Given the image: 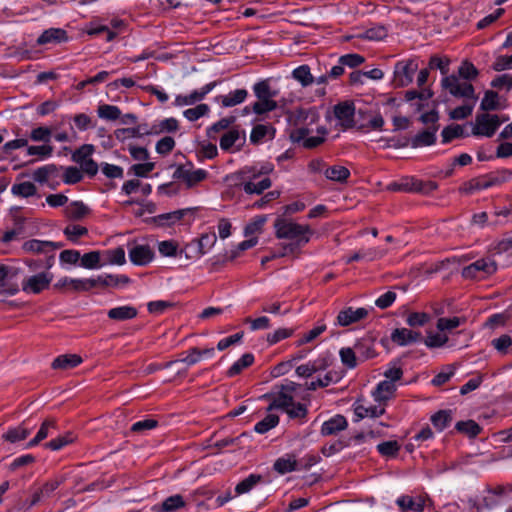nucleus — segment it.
<instances>
[{"label":"nucleus","instance_id":"393cba45","mask_svg":"<svg viewBox=\"0 0 512 512\" xmlns=\"http://www.w3.org/2000/svg\"><path fill=\"white\" fill-rule=\"evenodd\" d=\"M68 39L66 31L59 28H50L45 30L37 39L39 45L48 43H61Z\"/></svg>","mask_w":512,"mask_h":512},{"label":"nucleus","instance_id":"37998d69","mask_svg":"<svg viewBox=\"0 0 512 512\" xmlns=\"http://www.w3.org/2000/svg\"><path fill=\"white\" fill-rule=\"evenodd\" d=\"M11 192L15 196L27 198L34 196L37 192V188L32 182L27 181L14 184L11 187Z\"/></svg>","mask_w":512,"mask_h":512},{"label":"nucleus","instance_id":"4d7b16f0","mask_svg":"<svg viewBox=\"0 0 512 512\" xmlns=\"http://www.w3.org/2000/svg\"><path fill=\"white\" fill-rule=\"evenodd\" d=\"M377 450L382 456L394 457L400 450L397 441H386L377 445Z\"/></svg>","mask_w":512,"mask_h":512},{"label":"nucleus","instance_id":"b1692460","mask_svg":"<svg viewBox=\"0 0 512 512\" xmlns=\"http://www.w3.org/2000/svg\"><path fill=\"white\" fill-rule=\"evenodd\" d=\"M438 128V125H434L418 133L416 136L412 138L411 146L413 148H418L434 144L436 141V132L438 131Z\"/></svg>","mask_w":512,"mask_h":512},{"label":"nucleus","instance_id":"f3484780","mask_svg":"<svg viewBox=\"0 0 512 512\" xmlns=\"http://www.w3.org/2000/svg\"><path fill=\"white\" fill-rule=\"evenodd\" d=\"M368 316V310L365 308L353 309L352 307L341 310L336 318V324L342 327L356 323Z\"/></svg>","mask_w":512,"mask_h":512},{"label":"nucleus","instance_id":"1a4fd4ad","mask_svg":"<svg viewBox=\"0 0 512 512\" xmlns=\"http://www.w3.org/2000/svg\"><path fill=\"white\" fill-rule=\"evenodd\" d=\"M53 280L50 272H41L22 281V290L28 294H39L47 289Z\"/></svg>","mask_w":512,"mask_h":512},{"label":"nucleus","instance_id":"052dcab7","mask_svg":"<svg viewBox=\"0 0 512 512\" xmlns=\"http://www.w3.org/2000/svg\"><path fill=\"white\" fill-rule=\"evenodd\" d=\"M430 320V316L424 312L410 313L406 318V323L410 327H422Z\"/></svg>","mask_w":512,"mask_h":512},{"label":"nucleus","instance_id":"4be33fe9","mask_svg":"<svg viewBox=\"0 0 512 512\" xmlns=\"http://www.w3.org/2000/svg\"><path fill=\"white\" fill-rule=\"evenodd\" d=\"M395 391L396 384H394L391 380H384L377 385L372 395L377 403L385 405L386 401L394 396Z\"/></svg>","mask_w":512,"mask_h":512},{"label":"nucleus","instance_id":"4c0bfd02","mask_svg":"<svg viewBox=\"0 0 512 512\" xmlns=\"http://www.w3.org/2000/svg\"><path fill=\"white\" fill-rule=\"evenodd\" d=\"M325 176L332 181L345 182L350 176V171L344 166L335 165L325 170Z\"/></svg>","mask_w":512,"mask_h":512},{"label":"nucleus","instance_id":"58836bf2","mask_svg":"<svg viewBox=\"0 0 512 512\" xmlns=\"http://www.w3.org/2000/svg\"><path fill=\"white\" fill-rule=\"evenodd\" d=\"M434 427L442 431L452 422V412L450 410H440L431 417Z\"/></svg>","mask_w":512,"mask_h":512},{"label":"nucleus","instance_id":"c756f323","mask_svg":"<svg viewBox=\"0 0 512 512\" xmlns=\"http://www.w3.org/2000/svg\"><path fill=\"white\" fill-rule=\"evenodd\" d=\"M294 402L293 395L280 390L279 392L275 393L272 397V402L270 403L268 407V411H271L273 409H279L285 410L289 408Z\"/></svg>","mask_w":512,"mask_h":512},{"label":"nucleus","instance_id":"20e7f679","mask_svg":"<svg viewBox=\"0 0 512 512\" xmlns=\"http://www.w3.org/2000/svg\"><path fill=\"white\" fill-rule=\"evenodd\" d=\"M418 70V63L414 59L398 61L394 66L393 85L397 88L406 87L412 83Z\"/></svg>","mask_w":512,"mask_h":512},{"label":"nucleus","instance_id":"ddd939ff","mask_svg":"<svg viewBox=\"0 0 512 512\" xmlns=\"http://www.w3.org/2000/svg\"><path fill=\"white\" fill-rule=\"evenodd\" d=\"M58 290H71L75 292L89 291L94 288L92 278L89 279H73L69 277L60 278L54 285Z\"/></svg>","mask_w":512,"mask_h":512},{"label":"nucleus","instance_id":"6e6552de","mask_svg":"<svg viewBox=\"0 0 512 512\" xmlns=\"http://www.w3.org/2000/svg\"><path fill=\"white\" fill-rule=\"evenodd\" d=\"M501 121L497 115L488 113L478 114L475 119L472 133L475 136L491 137L494 135Z\"/></svg>","mask_w":512,"mask_h":512},{"label":"nucleus","instance_id":"e433bc0d","mask_svg":"<svg viewBox=\"0 0 512 512\" xmlns=\"http://www.w3.org/2000/svg\"><path fill=\"white\" fill-rule=\"evenodd\" d=\"M292 77L300 82L303 87H307L314 83V77L311 74V70L308 65H301L295 68L292 72Z\"/></svg>","mask_w":512,"mask_h":512},{"label":"nucleus","instance_id":"cd10ccee","mask_svg":"<svg viewBox=\"0 0 512 512\" xmlns=\"http://www.w3.org/2000/svg\"><path fill=\"white\" fill-rule=\"evenodd\" d=\"M82 358L77 354H64L55 358L52 362L53 369L69 370L78 366Z\"/></svg>","mask_w":512,"mask_h":512},{"label":"nucleus","instance_id":"473e14b6","mask_svg":"<svg viewBox=\"0 0 512 512\" xmlns=\"http://www.w3.org/2000/svg\"><path fill=\"white\" fill-rule=\"evenodd\" d=\"M52 429H56L55 420H53V419L45 420L42 423L40 429L38 430L36 436L28 442L27 447L30 448V447H34V446L38 445L41 441H43L44 439H46L48 437V435L50 434V430H52Z\"/></svg>","mask_w":512,"mask_h":512},{"label":"nucleus","instance_id":"338daca9","mask_svg":"<svg viewBox=\"0 0 512 512\" xmlns=\"http://www.w3.org/2000/svg\"><path fill=\"white\" fill-rule=\"evenodd\" d=\"M102 173L110 179L123 178L124 170L122 167L109 163H101Z\"/></svg>","mask_w":512,"mask_h":512},{"label":"nucleus","instance_id":"412c9836","mask_svg":"<svg viewBox=\"0 0 512 512\" xmlns=\"http://www.w3.org/2000/svg\"><path fill=\"white\" fill-rule=\"evenodd\" d=\"M94 287H120L130 283V278L126 275L119 274H104L99 275L97 278H92Z\"/></svg>","mask_w":512,"mask_h":512},{"label":"nucleus","instance_id":"09e8293b","mask_svg":"<svg viewBox=\"0 0 512 512\" xmlns=\"http://www.w3.org/2000/svg\"><path fill=\"white\" fill-rule=\"evenodd\" d=\"M97 113L100 118L109 121L117 120L121 115V111L117 106L109 104L100 105L98 107Z\"/></svg>","mask_w":512,"mask_h":512},{"label":"nucleus","instance_id":"0eeeda50","mask_svg":"<svg viewBox=\"0 0 512 512\" xmlns=\"http://www.w3.org/2000/svg\"><path fill=\"white\" fill-rule=\"evenodd\" d=\"M208 172L204 169H193L192 164L180 165L173 173L175 179L183 181L188 188L196 186L204 181Z\"/></svg>","mask_w":512,"mask_h":512},{"label":"nucleus","instance_id":"de8ad7c7","mask_svg":"<svg viewBox=\"0 0 512 512\" xmlns=\"http://www.w3.org/2000/svg\"><path fill=\"white\" fill-rule=\"evenodd\" d=\"M279 417L275 414H268L264 419L256 423L254 430L259 434H264L277 426Z\"/></svg>","mask_w":512,"mask_h":512},{"label":"nucleus","instance_id":"5701e85b","mask_svg":"<svg viewBox=\"0 0 512 512\" xmlns=\"http://www.w3.org/2000/svg\"><path fill=\"white\" fill-rule=\"evenodd\" d=\"M185 506L183 497L179 494L166 498L162 503L155 504L152 507L154 512H174Z\"/></svg>","mask_w":512,"mask_h":512},{"label":"nucleus","instance_id":"5fc2aeb1","mask_svg":"<svg viewBox=\"0 0 512 512\" xmlns=\"http://www.w3.org/2000/svg\"><path fill=\"white\" fill-rule=\"evenodd\" d=\"M209 111L210 108L207 104H199L196 107L186 109L183 115L189 121H196L208 114Z\"/></svg>","mask_w":512,"mask_h":512},{"label":"nucleus","instance_id":"2eb2a0df","mask_svg":"<svg viewBox=\"0 0 512 512\" xmlns=\"http://www.w3.org/2000/svg\"><path fill=\"white\" fill-rule=\"evenodd\" d=\"M130 261L139 266H145L154 258L153 249L146 244H135L129 249Z\"/></svg>","mask_w":512,"mask_h":512},{"label":"nucleus","instance_id":"3c124183","mask_svg":"<svg viewBox=\"0 0 512 512\" xmlns=\"http://www.w3.org/2000/svg\"><path fill=\"white\" fill-rule=\"evenodd\" d=\"M253 91L258 99L274 98L277 95L276 91H272L268 81L263 80L257 82L253 86Z\"/></svg>","mask_w":512,"mask_h":512},{"label":"nucleus","instance_id":"a18cd8bd","mask_svg":"<svg viewBox=\"0 0 512 512\" xmlns=\"http://www.w3.org/2000/svg\"><path fill=\"white\" fill-rule=\"evenodd\" d=\"M340 379L338 373L329 371L323 377L318 378L316 381H312L308 384V390H316L319 387H327L331 383H337Z\"/></svg>","mask_w":512,"mask_h":512},{"label":"nucleus","instance_id":"c9c22d12","mask_svg":"<svg viewBox=\"0 0 512 512\" xmlns=\"http://www.w3.org/2000/svg\"><path fill=\"white\" fill-rule=\"evenodd\" d=\"M81 259V266L86 269H95L102 267V251H91L85 253Z\"/></svg>","mask_w":512,"mask_h":512},{"label":"nucleus","instance_id":"79ce46f5","mask_svg":"<svg viewBox=\"0 0 512 512\" xmlns=\"http://www.w3.org/2000/svg\"><path fill=\"white\" fill-rule=\"evenodd\" d=\"M296 460L293 456L278 458L274 463V470L280 474H286L296 470Z\"/></svg>","mask_w":512,"mask_h":512},{"label":"nucleus","instance_id":"603ef678","mask_svg":"<svg viewBox=\"0 0 512 512\" xmlns=\"http://www.w3.org/2000/svg\"><path fill=\"white\" fill-rule=\"evenodd\" d=\"M73 441H74L73 434L66 433L62 436H59V437L47 442L45 444V447L50 450H53V451H58V450L62 449L63 447L67 446L68 444L72 443Z\"/></svg>","mask_w":512,"mask_h":512},{"label":"nucleus","instance_id":"9b49d317","mask_svg":"<svg viewBox=\"0 0 512 512\" xmlns=\"http://www.w3.org/2000/svg\"><path fill=\"white\" fill-rule=\"evenodd\" d=\"M288 119L295 126L312 125L319 120V114L315 107L297 108L289 112Z\"/></svg>","mask_w":512,"mask_h":512},{"label":"nucleus","instance_id":"864d4df0","mask_svg":"<svg viewBox=\"0 0 512 512\" xmlns=\"http://www.w3.org/2000/svg\"><path fill=\"white\" fill-rule=\"evenodd\" d=\"M456 429L457 431L464 433L470 437L477 436L481 431L480 426L473 420L458 422L456 424Z\"/></svg>","mask_w":512,"mask_h":512},{"label":"nucleus","instance_id":"bb28decb","mask_svg":"<svg viewBox=\"0 0 512 512\" xmlns=\"http://www.w3.org/2000/svg\"><path fill=\"white\" fill-rule=\"evenodd\" d=\"M138 311L135 307L130 305L118 306L108 310L107 315L110 319L116 321H125L133 319L137 316Z\"/></svg>","mask_w":512,"mask_h":512},{"label":"nucleus","instance_id":"7ed1b4c3","mask_svg":"<svg viewBox=\"0 0 512 512\" xmlns=\"http://www.w3.org/2000/svg\"><path fill=\"white\" fill-rule=\"evenodd\" d=\"M95 147L92 144L80 146L72 154V160L80 166L81 171L89 177H94L98 170V164L92 159Z\"/></svg>","mask_w":512,"mask_h":512},{"label":"nucleus","instance_id":"4468645a","mask_svg":"<svg viewBox=\"0 0 512 512\" xmlns=\"http://www.w3.org/2000/svg\"><path fill=\"white\" fill-rule=\"evenodd\" d=\"M355 107L351 102H342L334 107V115L339 125L343 129H348L354 125Z\"/></svg>","mask_w":512,"mask_h":512},{"label":"nucleus","instance_id":"dca6fc26","mask_svg":"<svg viewBox=\"0 0 512 512\" xmlns=\"http://www.w3.org/2000/svg\"><path fill=\"white\" fill-rule=\"evenodd\" d=\"M353 410L355 419L354 421H360L364 418L371 417L376 418L385 413V405L378 403L377 405H365L359 401L353 404Z\"/></svg>","mask_w":512,"mask_h":512},{"label":"nucleus","instance_id":"49530a36","mask_svg":"<svg viewBox=\"0 0 512 512\" xmlns=\"http://www.w3.org/2000/svg\"><path fill=\"white\" fill-rule=\"evenodd\" d=\"M48 247H55L54 242L32 239V240L25 242L23 245V249L25 251L32 252V253L46 252L48 250Z\"/></svg>","mask_w":512,"mask_h":512},{"label":"nucleus","instance_id":"a211bd4d","mask_svg":"<svg viewBox=\"0 0 512 512\" xmlns=\"http://www.w3.org/2000/svg\"><path fill=\"white\" fill-rule=\"evenodd\" d=\"M216 241L217 236L215 233H205L199 239L193 240L188 244L186 249L195 248V256L201 257L215 245Z\"/></svg>","mask_w":512,"mask_h":512},{"label":"nucleus","instance_id":"13d9d810","mask_svg":"<svg viewBox=\"0 0 512 512\" xmlns=\"http://www.w3.org/2000/svg\"><path fill=\"white\" fill-rule=\"evenodd\" d=\"M463 135H464V130H463L462 126H460L458 124L449 125V126L445 127L442 131V138H443L442 142L448 143L451 140H453L454 138H459V137H462Z\"/></svg>","mask_w":512,"mask_h":512},{"label":"nucleus","instance_id":"c85d7f7f","mask_svg":"<svg viewBox=\"0 0 512 512\" xmlns=\"http://www.w3.org/2000/svg\"><path fill=\"white\" fill-rule=\"evenodd\" d=\"M275 130L264 124H258L254 126L250 134V141L253 144H260L266 140V138L272 139L274 137Z\"/></svg>","mask_w":512,"mask_h":512},{"label":"nucleus","instance_id":"ea45409f","mask_svg":"<svg viewBox=\"0 0 512 512\" xmlns=\"http://www.w3.org/2000/svg\"><path fill=\"white\" fill-rule=\"evenodd\" d=\"M31 432V429L25 426V424H21L18 427L9 429L7 433L3 435V438L6 441L11 443H15L21 440H24Z\"/></svg>","mask_w":512,"mask_h":512},{"label":"nucleus","instance_id":"6ab92c4d","mask_svg":"<svg viewBox=\"0 0 512 512\" xmlns=\"http://www.w3.org/2000/svg\"><path fill=\"white\" fill-rule=\"evenodd\" d=\"M421 339L422 335L420 332L407 328H397L391 333V340L399 346H407Z\"/></svg>","mask_w":512,"mask_h":512},{"label":"nucleus","instance_id":"2f4dec72","mask_svg":"<svg viewBox=\"0 0 512 512\" xmlns=\"http://www.w3.org/2000/svg\"><path fill=\"white\" fill-rule=\"evenodd\" d=\"M397 505L402 511H414L422 512L424 510V500L419 498L418 501H414L411 496L402 495L396 500Z\"/></svg>","mask_w":512,"mask_h":512},{"label":"nucleus","instance_id":"72a5a7b5","mask_svg":"<svg viewBox=\"0 0 512 512\" xmlns=\"http://www.w3.org/2000/svg\"><path fill=\"white\" fill-rule=\"evenodd\" d=\"M254 362V355L245 353L238 359L227 371L228 377H234L242 372L243 369L249 367Z\"/></svg>","mask_w":512,"mask_h":512},{"label":"nucleus","instance_id":"f704fd0d","mask_svg":"<svg viewBox=\"0 0 512 512\" xmlns=\"http://www.w3.org/2000/svg\"><path fill=\"white\" fill-rule=\"evenodd\" d=\"M88 211V207L82 202L74 201L66 207L65 214L69 219L79 220L84 218L88 214Z\"/></svg>","mask_w":512,"mask_h":512},{"label":"nucleus","instance_id":"9d476101","mask_svg":"<svg viewBox=\"0 0 512 512\" xmlns=\"http://www.w3.org/2000/svg\"><path fill=\"white\" fill-rule=\"evenodd\" d=\"M318 133H320V135L308 137L309 130L305 127H299L293 130L291 138L297 142L303 141V146L311 149L324 142L327 131L324 127H321L318 129Z\"/></svg>","mask_w":512,"mask_h":512},{"label":"nucleus","instance_id":"aec40b11","mask_svg":"<svg viewBox=\"0 0 512 512\" xmlns=\"http://www.w3.org/2000/svg\"><path fill=\"white\" fill-rule=\"evenodd\" d=\"M347 426L346 418L343 415L337 414L322 424L320 432L323 436L337 435L345 430Z\"/></svg>","mask_w":512,"mask_h":512},{"label":"nucleus","instance_id":"423d86ee","mask_svg":"<svg viewBox=\"0 0 512 512\" xmlns=\"http://www.w3.org/2000/svg\"><path fill=\"white\" fill-rule=\"evenodd\" d=\"M442 87L455 97L475 98V90L472 84L461 82L455 75L445 76L441 81Z\"/></svg>","mask_w":512,"mask_h":512},{"label":"nucleus","instance_id":"69168bd1","mask_svg":"<svg viewBox=\"0 0 512 512\" xmlns=\"http://www.w3.org/2000/svg\"><path fill=\"white\" fill-rule=\"evenodd\" d=\"M55 165H46L36 169L33 173V179L39 183H45L48 178L56 172Z\"/></svg>","mask_w":512,"mask_h":512},{"label":"nucleus","instance_id":"774afa93","mask_svg":"<svg viewBox=\"0 0 512 512\" xmlns=\"http://www.w3.org/2000/svg\"><path fill=\"white\" fill-rule=\"evenodd\" d=\"M178 245L173 240L161 241L158 244V250L162 256L173 257L177 254Z\"/></svg>","mask_w":512,"mask_h":512},{"label":"nucleus","instance_id":"f257e3e1","mask_svg":"<svg viewBox=\"0 0 512 512\" xmlns=\"http://www.w3.org/2000/svg\"><path fill=\"white\" fill-rule=\"evenodd\" d=\"M274 170V166L265 163L256 166H245L231 175L230 179L236 187L241 188L247 194H262L271 187L272 181L268 175Z\"/></svg>","mask_w":512,"mask_h":512},{"label":"nucleus","instance_id":"6e6d98bb","mask_svg":"<svg viewBox=\"0 0 512 512\" xmlns=\"http://www.w3.org/2000/svg\"><path fill=\"white\" fill-rule=\"evenodd\" d=\"M277 103L273 100V98H265V99H258L257 102L253 104V111L254 113L261 115L266 112L273 111L276 109Z\"/></svg>","mask_w":512,"mask_h":512},{"label":"nucleus","instance_id":"f8f14e48","mask_svg":"<svg viewBox=\"0 0 512 512\" xmlns=\"http://www.w3.org/2000/svg\"><path fill=\"white\" fill-rule=\"evenodd\" d=\"M216 85H217L216 81L210 82V83L204 85L201 89L194 90L193 92H191L188 95H177L175 97L174 104L179 107L193 105V104L203 100L205 98V96L216 87Z\"/></svg>","mask_w":512,"mask_h":512},{"label":"nucleus","instance_id":"a878e982","mask_svg":"<svg viewBox=\"0 0 512 512\" xmlns=\"http://www.w3.org/2000/svg\"><path fill=\"white\" fill-rule=\"evenodd\" d=\"M102 265H124L126 263L125 250L123 247L102 251Z\"/></svg>","mask_w":512,"mask_h":512},{"label":"nucleus","instance_id":"e2e57ef3","mask_svg":"<svg viewBox=\"0 0 512 512\" xmlns=\"http://www.w3.org/2000/svg\"><path fill=\"white\" fill-rule=\"evenodd\" d=\"M83 172L81 169L69 166L65 169L63 174V181L66 184H76L82 180Z\"/></svg>","mask_w":512,"mask_h":512},{"label":"nucleus","instance_id":"680f3d73","mask_svg":"<svg viewBox=\"0 0 512 512\" xmlns=\"http://www.w3.org/2000/svg\"><path fill=\"white\" fill-rule=\"evenodd\" d=\"M498 106V94L494 91H487L481 101V109L484 111L496 110Z\"/></svg>","mask_w":512,"mask_h":512},{"label":"nucleus","instance_id":"7c9ffc66","mask_svg":"<svg viewBox=\"0 0 512 512\" xmlns=\"http://www.w3.org/2000/svg\"><path fill=\"white\" fill-rule=\"evenodd\" d=\"M247 95V90L237 89L227 95L218 96L217 100L220 101L223 107H233L242 103L246 99Z\"/></svg>","mask_w":512,"mask_h":512},{"label":"nucleus","instance_id":"a19ab883","mask_svg":"<svg viewBox=\"0 0 512 512\" xmlns=\"http://www.w3.org/2000/svg\"><path fill=\"white\" fill-rule=\"evenodd\" d=\"M262 480L261 475L251 474L241 482H239L235 487V492L237 495L245 494L251 491L258 483Z\"/></svg>","mask_w":512,"mask_h":512},{"label":"nucleus","instance_id":"8fccbe9b","mask_svg":"<svg viewBox=\"0 0 512 512\" xmlns=\"http://www.w3.org/2000/svg\"><path fill=\"white\" fill-rule=\"evenodd\" d=\"M241 138L237 129H230L220 139V147L224 151H229Z\"/></svg>","mask_w":512,"mask_h":512},{"label":"nucleus","instance_id":"f03ea898","mask_svg":"<svg viewBox=\"0 0 512 512\" xmlns=\"http://www.w3.org/2000/svg\"><path fill=\"white\" fill-rule=\"evenodd\" d=\"M275 235L278 239H288L292 242L284 246L285 252L294 253L305 246L313 235V230L309 225L299 224L292 219L279 217L274 222Z\"/></svg>","mask_w":512,"mask_h":512},{"label":"nucleus","instance_id":"bf43d9fd","mask_svg":"<svg viewBox=\"0 0 512 512\" xmlns=\"http://www.w3.org/2000/svg\"><path fill=\"white\" fill-rule=\"evenodd\" d=\"M449 64V58L433 55L429 60V69H439L442 75H447L449 72Z\"/></svg>","mask_w":512,"mask_h":512},{"label":"nucleus","instance_id":"39448f33","mask_svg":"<svg viewBox=\"0 0 512 512\" xmlns=\"http://www.w3.org/2000/svg\"><path fill=\"white\" fill-rule=\"evenodd\" d=\"M497 271V264L491 258H482L462 269V276L466 279L484 278Z\"/></svg>","mask_w":512,"mask_h":512},{"label":"nucleus","instance_id":"0e129e2a","mask_svg":"<svg viewBox=\"0 0 512 512\" xmlns=\"http://www.w3.org/2000/svg\"><path fill=\"white\" fill-rule=\"evenodd\" d=\"M326 330V325L324 323L318 324L316 327L304 333L302 337L298 340V346L307 344L315 340L319 335H321Z\"/></svg>","mask_w":512,"mask_h":512},{"label":"nucleus","instance_id":"c03bdc74","mask_svg":"<svg viewBox=\"0 0 512 512\" xmlns=\"http://www.w3.org/2000/svg\"><path fill=\"white\" fill-rule=\"evenodd\" d=\"M267 221V216L259 215L253 218L244 229V235L246 237L254 236L262 232L263 226Z\"/></svg>","mask_w":512,"mask_h":512}]
</instances>
